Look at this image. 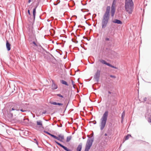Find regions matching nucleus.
<instances>
[{
    "mask_svg": "<svg viewBox=\"0 0 151 151\" xmlns=\"http://www.w3.org/2000/svg\"><path fill=\"white\" fill-rule=\"evenodd\" d=\"M110 6H107L106 8V11L103 17L101 22L102 27V28H105L108 23L110 16Z\"/></svg>",
    "mask_w": 151,
    "mask_h": 151,
    "instance_id": "f257e3e1",
    "label": "nucleus"
},
{
    "mask_svg": "<svg viewBox=\"0 0 151 151\" xmlns=\"http://www.w3.org/2000/svg\"><path fill=\"white\" fill-rule=\"evenodd\" d=\"M134 4L132 0H126L125 8L129 14L132 13L133 9Z\"/></svg>",
    "mask_w": 151,
    "mask_h": 151,
    "instance_id": "f03ea898",
    "label": "nucleus"
},
{
    "mask_svg": "<svg viewBox=\"0 0 151 151\" xmlns=\"http://www.w3.org/2000/svg\"><path fill=\"white\" fill-rule=\"evenodd\" d=\"M108 115V111H105L101 119L100 127L101 130H102L104 128L106 125Z\"/></svg>",
    "mask_w": 151,
    "mask_h": 151,
    "instance_id": "7ed1b4c3",
    "label": "nucleus"
},
{
    "mask_svg": "<svg viewBox=\"0 0 151 151\" xmlns=\"http://www.w3.org/2000/svg\"><path fill=\"white\" fill-rule=\"evenodd\" d=\"M20 105L19 104H16L13 106H11L9 109V113L8 115L9 118L12 117L13 114L15 113L14 111H19L20 110Z\"/></svg>",
    "mask_w": 151,
    "mask_h": 151,
    "instance_id": "20e7f679",
    "label": "nucleus"
},
{
    "mask_svg": "<svg viewBox=\"0 0 151 151\" xmlns=\"http://www.w3.org/2000/svg\"><path fill=\"white\" fill-rule=\"evenodd\" d=\"M93 135L91 137H90L88 135H87V137H88V139L86 142L85 146V151H89L92 146L94 141V137H93Z\"/></svg>",
    "mask_w": 151,
    "mask_h": 151,
    "instance_id": "39448f33",
    "label": "nucleus"
},
{
    "mask_svg": "<svg viewBox=\"0 0 151 151\" xmlns=\"http://www.w3.org/2000/svg\"><path fill=\"white\" fill-rule=\"evenodd\" d=\"M43 132L47 134L50 135L53 138H54L55 139H57L58 141L61 142H63V140L64 139V137L63 135H62L61 134H60L58 135V137L53 135V134H51L49 132H48L45 130H44Z\"/></svg>",
    "mask_w": 151,
    "mask_h": 151,
    "instance_id": "423d86ee",
    "label": "nucleus"
},
{
    "mask_svg": "<svg viewBox=\"0 0 151 151\" xmlns=\"http://www.w3.org/2000/svg\"><path fill=\"white\" fill-rule=\"evenodd\" d=\"M101 71L99 70H97L94 76V79L97 82L99 81V79L100 77Z\"/></svg>",
    "mask_w": 151,
    "mask_h": 151,
    "instance_id": "0eeeda50",
    "label": "nucleus"
},
{
    "mask_svg": "<svg viewBox=\"0 0 151 151\" xmlns=\"http://www.w3.org/2000/svg\"><path fill=\"white\" fill-rule=\"evenodd\" d=\"M116 0H114L111 6V15L112 17L114 16L115 12V3L114 2Z\"/></svg>",
    "mask_w": 151,
    "mask_h": 151,
    "instance_id": "6e6552de",
    "label": "nucleus"
},
{
    "mask_svg": "<svg viewBox=\"0 0 151 151\" xmlns=\"http://www.w3.org/2000/svg\"><path fill=\"white\" fill-rule=\"evenodd\" d=\"M99 61L101 63H102V64H104L106 65H107L110 67H111L112 68H113L116 69H118V68L113 66V65L110 64L109 63H107L105 60H104L101 59L99 60Z\"/></svg>",
    "mask_w": 151,
    "mask_h": 151,
    "instance_id": "1a4fd4ad",
    "label": "nucleus"
},
{
    "mask_svg": "<svg viewBox=\"0 0 151 151\" xmlns=\"http://www.w3.org/2000/svg\"><path fill=\"white\" fill-rule=\"evenodd\" d=\"M54 142L57 145L62 147L64 150L66 151H72L71 150L68 148L62 145L56 140H54Z\"/></svg>",
    "mask_w": 151,
    "mask_h": 151,
    "instance_id": "9d476101",
    "label": "nucleus"
},
{
    "mask_svg": "<svg viewBox=\"0 0 151 151\" xmlns=\"http://www.w3.org/2000/svg\"><path fill=\"white\" fill-rule=\"evenodd\" d=\"M11 44L8 40H6V47L7 51H9L11 50Z\"/></svg>",
    "mask_w": 151,
    "mask_h": 151,
    "instance_id": "9b49d317",
    "label": "nucleus"
},
{
    "mask_svg": "<svg viewBox=\"0 0 151 151\" xmlns=\"http://www.w3.org/2000/svg\"><path fill=\"white\" fill-rule=\"evenodd\" d=\"M112 22L114 23L117 24H122V22L120 20L115 19L114 20L112 21Z\"/></svg>",
    "mask_w": 151,
    "mask_h": 151,
    "instance_id": "f8f14e48",
    "label": "nucleus"
},
{
    "mask_svg": "<svg viewBox=\"0 0 151 151\" xmlns=\"http://www.w3.org/2000/svg\"><path fill=\"white\" fill-rule=\"evenodd\" d=\"M58 88V86L54 82V81L52 80V89L53 90H55Z\"/></svg>",
    "mask_w": 151,
    "mask_h": 151,
    "instance_id": "ddd939ff",
    "label": "nucleus"
},
{
    "mask_svg": "<svg viewBox=\"0 0 151 151\" xmlns=\"http://www.w3.org/2000/svg\"><path fill=\"white\" fill-rule=\"evenodd\" d=\"M36 14V10L35 9H33V19H32V22H34L35 21V16Z\"/></svg>",
    "mask_w": 151,
    "mask_h": 151,
    "instance_id": "4468645a",
    "label": "nucleus"
},
{
    "mask_svg": "<svg viewBox=\"0 0 151 151\" xmlns=\"http://www.w3.org/2000/svg\"><path fill=\"white\" fill-rule=\"evenodd\" d=\"M37 124L40 126L39 127H41L42 128H44V127L42 125V122L40 120L37 121Z\"/></svg>",
    "mask_w": 151,
    "mask_h": 151,
    "instance_id": "2eb2a0df",
    "label": "nucleus"
},
{
    "mask_svg": "<svg viewBox=\"0 0 151 151\" xmlns=\"http://www.w3.org/2000/svg\"><path fill=\"white\" fill-rule=\"evenodd\" d=\"M82 144L81 143L78 145L76 148L77 151H81L82 148Z\"/></svg>",
    "mask_w": 151,
    "mask_h": 151,
    "instance_id": "dca6fc26",
    "label": "nucleus"
},
{
    "mask_svg": "<svg viewBox=\"0 0 151 151\" xmlns=\"http://www.w3.org/2000/svg\"><path fill=\"white\" fill-rule=\"evenodd\" d=\"M60 82L63 85H65L66 86H68L69 85L67 83V82L65 81L61 80H60Z\"/></svg>",
    "mask_w": 151,
    "mask_h": 151,
    "instance_id": "f3484780",
    "label": "nucleus"
},
{
    "mask_svg": "<svg viewBox=\"0 0 151 151\" xmlns=\"http://www.w3.org/2000/svg\"><path fill=\"white\" fill-rule=\"evenodd\" d=\"M132 137L131 135L130 134H128L126 136L124 137V140L123 142V143L124 142V141L128 139L129 137Z\"/></svg>",
    "mask_w": 151,
    "mask_h": 151,
    "instance_id": "a211bd4d",
    "label": "nucleus"
},
{
    "mask_svg": "<svg viewBox=\"0 0 151 151\" xmlns=\"http://www.w3.org/2000/svg\"><path fill=\"white\" fill-rule=\"evenodd\" d=\"M72 138V136H68L67 137L66 142H68L70 141Z\"/></svg>",
    "mask_w": 151,
    "mask_h": 151,
    "instance_id": "6ab92c4d",
    "label": "nucleus"
},
{
    "mask_svg": "<svg viewBox=\"0 0 151 151\" xmlns=\"http://www.w3.org/2000/svg\"><path fill=\"white\" fill-rule=\"evenodd\" d=\"M125 115V113L124 111L122 114L121 118L122 121L123 120L124 117Z\"/></svg>",
    "mask_w": 151,
    "mask_h": 151,
    "instance_id": "aec40b11",
    "label": "nucleus"
},
{
    "mask_svg": "<svg viewBox=\"0 0 151 151\" xmlns=\"http://www.w3.org/2000/svg\"><path fill=\"white\" fill-rule=\"evenodd\" d=\"M56 51L59 53L60 55H62V52L61 50L57 49L56 50Z\"/></svg>",
    "mask_w": 151,
    "mask_h": 151,
    "instance_id": "412c9836",
    "label": "nucleus"
},
{
    "mask_svg": "<svg viewBox=\"0 0 151 151\" xmlns=\"http://www.w3.org/2000/svg\"><path fill=\"white\" fill-rule=\"evenodd\" d=\"M109 131H108L107 133H106L104 134V135L105 136H108L109 137L111 135V134L109 132Z\"/></svg>",
    "mask_w": 151,
    "mask_h": 151,
    "instance_id": "4be33fe9",
    "label": "nucleus"
},
{
    "mask_svg": "<svg viewBox=\"0 0 151 151\" xmlns=\"http://www.w3.org/2000/svg\"><path fill=\"white\" fill-rule=\"evenodd\" d=\"M60 2V0H57L56 2H54V5H57L59 4Z\"/></svg>",
    "mask_w": 151,
    "mask_h": 151,
    "instance_id": "5701e85b",
    "label": "nucleus"
},
{
    "mask_svg": "<svg viewBox=\"0 0 151 151\" xmlns=\"http://www.w3.org/2000/svg\"><path fill=\"white\" fill-rule=\"evenodd\" d=\"M22 112H27V110L24 109H21V107H20V110Z\"/></svg>",
    "mask_w": 151,
    "mask_h": 151,
    "instance_id": "b1692460",
    "label": "nucleus"
},
{
    "mask_svg": "<svg viewBox=\"0 0 151 151\" xmlns=\"http://www.w3.org/2000/svg\"><path fill=\"white\" fill-rule=\"evenodd\" d=\"M27 120L28 122L29 119H27L25 118L24 117L23 119L21 120V122H24V121L25 120Z\"/></svg>",
    "mask_w": 151,
    "mask_h": 151,
    "instance_id": "393cba45",
    "label": "nucleus"
},
{
    "mask_svg": "<svg viewBox=\"0 0 151 151\" xmlns=\"http://www.w3.org/2000/svg\"><path fill=\"white\" fill-rule=\"evenodd\" d=\"M147 97H145L143 99V101H142V102H144L147 101Z\"/></svg>",
    "mask_w": 151,
    "mask_h": 151,
    "instance_id": "a878e982",
    "label": "nucleus"
},
{
    "mask_svg": "<svg viewBox=\"0 0 151 151\" xmlns=\"http://www.w3.org/2000/svg\"><path fill=\"white\" fill-rule=\"evenodd\" d=\"M57 96H59V97L63 98V95H61L60 94H57Z\"/></svg>",
    "mask_w": 151,
    "mask_h": 151,
    "instance_id": "bb28decb",
    "label": "nucleus"
},
{
    "mask_svg": "<svg viewBox=\"0 0 151 151\" xmlns=\"http://www.w3.org/2000/svg\"><path fill=\"white\" fill-rule=\"evenodd\" d=\"M57 102H54V101H52L50 103L52 104H53V105H57Z\"/></svg>",
    "mask_w": 151,
    "mask_h": 151,
    "instance_id": "cd10ccee",
    "label": "nucleus"
},
{
    "mask_svg": "<svg viewBox=\"0 0 151 151\" xmlns=\"http://www.w3.org/2000/svg\"><path fill=\"white\" fill-rule=\"evenodd\" d=\"M63 104L61 103H57V105H59V106H62L63 105Z\"/></svg>",
    "mask_w": 151,
    "mask_h": 151,
    "instance_id": "c85d7f7f",
    "label": "nucleus"
},
{
    "mask_svg": "<svg viewBox=\"0 0 151 151\" xmlns=\"http://www.w3.org/2000/svg\"><path fill=\"white\" fill-rule=\"evenodd\" d=\"M110 76L111 78H116V76H114V75H110Z\"/></svg>",
    "mask_w": 151,
    "mask_h": 151,
    "instance_id": "c756f323",
    "label": "nucleus"
},
{
    "mask_svg": "<svg viewBox=\"0 0 151 151\" xmlns=\"http://www.w3.org/2000/svg\"><path fill=\"white\" fill-rule=\"evenodd\" d=\"M32 43L34 44L36 46H37V45L36 43L35 42V41H33L32 42Z\"/></svg>",
    "mask_w": 151,
    "mask_h": 151,
    "instance_id": "7c9ffc66",
    "label": "nucleus"
},
{
    "mask_svg": "<svg viewBox=\"0 0 151 151\" xmlns=\"http://www.w3.org/2000/svg\"><path fill=\"white\" fill-rule=\"evenodd\" d=\"M71 82H72V85H73V88H75L74 86V82H73V81L72 80H71Z\"/></svg>",
    "mask_w": 151,
    "mask_h": 151,
    "instance_id": "2f4dec72",
    "label": "nucleus"
},
{
    "mask_svg": "<svg viewBox=\"0 0 151 151\" xmlns=\"http://www.w3.org/2000/svg\"><path fill=\"white\" fill-rule=\"evenodd\" d=\"M105 40L106 41H109L110 40V39L109 38L106 37L105 38Z\"/></svg>",
    "mask_w": 151,
    "mask_h": 151,
    "instance_id": "473e14b6",
    "label": "nucleus"
},
{
    "mask_svg": "<svg viewBox=\"0 0 151 151\" xmlns=\"http://www.w3.org/2000/svg\"><path fill=\"white\" fill-rule=\"evenodd\" d=\"M47 111L46 110H45L43 111L42 113V115L43 114H44L46 113Z\"/></svg>",
    "mask_w": 151,
    "mask_h": 151,
    "instance_id": "72a5a7b5",
    "label": "nucleus"
},
{
    "mask_svg": "<svg viewBox=\"0 0 151 151\" xmlns=\"http://www.w3.org/2000/svg\"><path fill=\"white\" fill-rule=\"evenodd\" d=\"M57 126L59 127H61L62 126V125L61 124H60V125L57 124Z\"/></svg>",
    "mask_w": 151,
    "mask_h": 151,
    "instance_id": "f704fd0d",
    "label": "nucleus"
},
{
    "mask_svg": "<svg viewBox=\"0 0 151 151\" xmlns=\"http://www.w3.org/2000/svg\"><path fill=\"white\" fill-rule=\"evenodd\" d=\"M93 124H95L96 123V120H94L92 122Z\"/></svg>",
    "mask_w": 151,
    "mask_h": 151,
    "instance_id": "c9c22d12",
    "label": "nucleus"
},
{
    "mask_svg": "<svg viewBox=\"0 0 151 151\" xmlns=\"http://www.w3.org/2000/svg\"><path fill=\"white\" fill-rule=\"evenodd\" d=\"M27 12H28V14L29 15H31V14H30V10H29V9H28V10Z\"/></svg>",
    "mask_w": 151,
    "mask_h": 151,
    "instance_id": "e433bc0d",
    "label": "nucleus"
},
{
    "mask_svg": "<svg viewBox=\"0 0 151 151\" xmlns=\"http://www.w3.org/2000/svg\"><path fill=\"white\" fill-rule=\"evenodd\" d=\"M86 24H88L89 26H91V24H90V23H87V21H86Z\"/></svg>",
    "mask_w": 151,
    "mask_h": 151,
    "instance_id": "4c0bfd02",
    "label": "nucleus"
},
{
    "mask_svg": "<svg viewBox=\"0 0 151 151\" xmlns=\"http://www.w3.org/2000/svg\"><path fill=\"white\" fill-rule=\"evenodd\" d=\"M37 7V5H36L35 6V8L33 9H35V10H36V9Z\"/></svg>",
    "mask_w": 151,
    "mask_h": 151,
    "instance_id": "58836bf2",
    "label": "nucleus"
},
{
    "mask_svg": "<svg viewBox=\"0 0 151 151\" xmlns=\"http://www.w3.org/2000/svg\"><path fill=\"white\" fill-rule=\"evenodd\" d=\"M39 46L40 47L42 50H45L40 45H39Z\"/></svg>",
    "mask_w": 151,
    "mask_h": 151,
    "instance_id": "ea45409f",
    "label": "nucleus"
},
{
    "mask_svg": "<svg viewBox=\"0 0 151 151\" xmlns=\"http://www.w3.org/2000/svg\"><path fill=\"white\" fill-rule=\"evenodd\" d=\"M96 14H94L93 15V17H96Z\"/></svg>",
    "mask_w": 151,
    "mask_h": 151,
    "instance_id": "a19ab883",
    "label": "nucleus"
},
{
    "mask_svg": "<svg viewBox=\"0 0 151 151\" xmlns=\"http://www.w3.org/2000/svg\"><path fill=\"white\" fill-rule=\"evenodd\" d=\"M35 143L37 144V145H38V142L37 141H36L35 142Z\"/></svg>",
    "mask_w": 151,
    "mask_h": 151,
    "instance_id": "79ce46f5",
    "label": "nucleus"
},
{
    "mask_svg": "<svg viewBox=\"0 0 151 151\" xmlns=\"http://www.w3.org/2000/svg\"><path fill=\"white\" fill-rule=\"evenodd\" d=\"M82 5L84 6V5H85L86 4V2H85V4H83L82 3Z\"/></svg>",
    "mask_w": 151,
    "mask_h": 151,
    "instance_id": "37998d69",
    "label": "nucleus"
},
{
    "mask_svg": "<svg viewBox=\"0 0 151 151\" xmlns=\"http://www.w3.org/2000/svg\"><path fill=\"white\" fill-rule=\"evenodd\" d=\"M68 103L67 104V105L66 106V107H65V111H65V110H66V109L67 107V106H68Z\"/></svg>",
    "mask_w": 151,
    "mask_h": 151,
    "instance_id": "c03bdc74",
    "label": "nucleus"
},
{
    "mask_svg": "<svg viewBox=\"0 0 151 151\" xmlns=\"http://www.w3.org/2000/svg\"><path fill=\"white\" fill-rule=\"evenodd\" d=\"M108 93H109V94H111V92L110 91H108Z\"/></svg>",
    "mask_w": 151,
    "mask_h": 151,
    "instance_id": "a18cd8bd",
    "label": "nucleus"
},
{
    "mask_svg": "<svg viewBox=\"0 0 151 151\" xmlns=\"http://www.w3.org/2000/svg\"><path fill=\"white\" fill-rule=\"evenodd\" d=\"M31 0H28V3H29L31 2Z\"/></svg>",
    "mask_w": 151,
    "mask_h": 151,
    "instance_id": "49530a36",
    "label": "nucleus"
},
{
    "mask_svg": "<svg viewBox=\"0 0 151 151\" xmlns=\"http://www.w3.org/2000/svg\"><path fill=\"white\" fill-rule=\"evenodd\" d=\"M78 42V41L77 40H76V42H75V43H77Z\"/></svg>",
    "mask_w": 151,
    "mask_h": 151,
    "instance_id": "de8ad7c7",
    "label": "nucleus"
},
{
    "mask_svg": "<svg viewBox=\"0 0 151 151\" xmlns=\"http://www.w3.org/2000/svg\"><path fill=\"white\" fill-rule=\"evenodd\" d=\"M39 5V2H37V4H36V5H37V6H38Z\"/></svg>",
    "mask_w": 151,
    "mask_h": 151,
    "instance_id": "09e8293b",
    "label": "nucleus"
},
{
    "mask_svg": "<svg viewBox=\"0 0 151 151\" xmlns=\"http://www.w3.org/2000/svg\"><path fill=\"white\" fill-rule=\"evenodd\" d=\"M86 39L87 40H88V41H89V40H90V39H88V38H86Z\"/></svg>",
    "mask_w": 151,
    "mask_h": 151,
    "instance_id": "8fccbe9b",
    "label": "nucleus"
},
{
    "mask_svg": "<svg viewBox=\"0 0 151 151\" xmlns=\"http://www.w3.org/2000/svg\"><path fill=\"white\" fill-rule=\"evenodd\" d=\"M83 39H86V37H85V36H83Z\"/></svg>",
    "mask_w": 151,
    "mask_h": 151,
    "instance_id": "3c124183",
    "label": "nucleus"
},
{
    "mask_svg": "<svg viewBox=\"0 0 151 151\" xmlns=\"http://www.w3.org/2000/svg\"><path fill=\"white\" fill-rule=\"evenodd\" d=\"M67 57V55L66 56H64V59H65Z\"/></svg>",
    "mask_w": 151,
    "mask_h": 151,
    "instance_id": "603ef678",
    "label": "nucleus"
},
{
    "mask_svg": "<svg viewBox=\"0 0 151 151\" xmlns=\"http://www.w3.org/2000/svg\"><path fill=\"white\" fill-rule=\"evenodd\" d=\"M82 28L84 29H85V28L84 26H82Z\"/></svg>",
    "mask_w": 151,
    "mask_h": 151,
    "instance_id": "864d4df0",
    "label": "nucleus"
},
{
    "mask_svg": "<svg viewBox=\"0 0 151 151\" xmlns=\"http://www.w3.org/2000/svg\"><path fill=\"white\" fill-rule=\"evenodd\" d=\"M34 141H35V142H36V141H37V140H36V139H35V138L34 139Z\"/></svg>",
    "mask_w": 151,
    "mask_h": 151,
    "instance_id": "5fc2aeb1",
    "label": "nucleus"
},
{
    "mask_svg": "<svg viewBox=\"0 0 151 151\" xmlns=\"http://www.w3.org/2000/svg\"><path fill=\"white\" fill-rule=\"evenodd\" d=\"M73 16L74 17H75L76 18H77V16H76V15H74Z\"/></svg>",
    "mask_w": 151,
    "mask_h": 151,
    "instance_id": "6e6d98bb",
    "label": "nucleus"
},
{
    "mask_svg": "<svg viewBox=\"0 0 151 151\" xmlns=\"http://www.w3.org/2000/svg\"><path fill=\"white\" fill-rule=\"evenodd\" d=\"M45 51L46 53H49V52H47V51L45 50Z\"/></svg>",
    "mask_w": 151,
    "mask_h": 151,
    "instance_id": "4d7b16f0",
    "label": "nucleus"
},
{
    "mask_svg": "<svg viewBox=\"0 0 151 151\" xmlns=\"http://www.w3.org/2000/svg\"><path fill=\"white\" fill-rule=\"evenodd\" d=\"M83 9H81V10L82 12H84V11H83Z\"/></svg>",
    "mask_w": 151,
    "mask_h": 151,
    "instance_id": "13d9d810",
    "label": "nucleus"
},
{
    "mask_svg": "<svg viewBox=\"0 0 151 151\" xmlns=\"http://www.w3.org/2000/svg\"><path fill=\"white\" fill-rule=\"evenodd\" d=\"M56 44H57V45H58V44H59V43H58V42H56Z\"/></svg>",
    "mask_w": 151,
    "mask_h": 151,
    "instance_id": "bf43d9fd",
    "label": "nucleus"
},
{
    "mask_svg": "<svg viewBox=\"0 0 151 151\" xmlns=\"http://www.w3.org/2000/svg\"><path fill=\"white\" fill-rule=\"evenodd\" d=\"M38 147L39 148H41V147H40V146H39L38 145Z\"/></svg>",
    "mask_w": 151,
    "mask_h": 151,
    "instance_id": "052dcab7",
    "label": "nucleus"
},
{
    "mask_svg": "<svg viewBox=\"0 0 151 151\" xmlns=\"http://www.w3.org/2000/svg\"><path fill=\"white\" fill-rule=\"evenodd\" d=\"M49 54H50V55L52 56L53 57V56H52V54H50V53H49Z\"/></svg>",
    "mask_w": 151,
    "mask_h": 151,
    "instance_id": "680f3d73",
    "label": "nucleus"
},
{
    "mask_svg": "<svg viewBox=\"0 0 151 151\" xmlns=\"http://www.w3.org/2000/svg\"><path fill=\"white\" fill-rule=\"evenodd\" d=\"M149 122L151 123V119H150V121Z\"/></svg>",
    "mask_w": 151,
    "mask_h": 151,
    "instance_id": "e2e57ef3",
    "label": "nucleus"
},
{
    "mask_svg": "<svg viewBox=\"0 0 151 151\" xmlns=\"http://www.w3.org/2000/svg\"><path fill=\"white\" fill-rule=\"evenodd\" d=\"M147 82L148 83H151V82Z\"/></svg>",
    "mask_w": 151,
    "mask_h": 151,
    "instance_id": "0e129e2a",
    "label": "nucleus"
},
{
    "mask_svg": "<svg viewBox=\"0 0 151 151\" xmlns=\"http://www.w3.org/2000/svg\"><path fill=\"white\" fill-rule=\"evenodd\" d=\"M96 26V24H95V25L93 24V26H94V27H95V26Z\"/></svg>",
    "mask_w": 151,
    "mask_h": 151,
    "instance_id": "69168bd1",
    "label": "nucleus"
},
{
    "mask_svg": "<svg viewBox=\"0 0 151 151\" xmlns=\"http://www.w3.org/2000/svg\"><path fill=\"white\" fill-rule=\"evenodd\" d=\"M83 139H85V138L84 137H83Z\"/></svg>",
    "mask_w": 151,
    "mask_h": 151,
    "instance_id": "338daca9",
    "label": "nucleus"
},
{
    "mask_svg": "<svg viewBox=\"0 0 151 151\" xmlns=\"http://www.w3.org/2000/svg\"><path fill=\"white\" fill-rule=\"evenodd\" d=\"M123 121L122 120V119L121 120V122H123Z\"/></svg>",
    "mask_w": 151,
    "mask_h": 151,
    "instance_id": "774afa93",
    "label": "nucleus"
}]
</instances>
